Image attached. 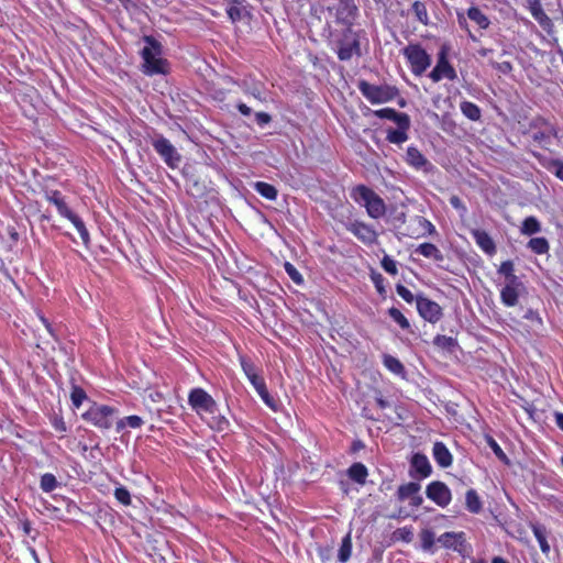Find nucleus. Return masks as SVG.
I'll list each match as a JSON object with an SVG mask.
<instances>
[{"instance_id":"obj_1","label":"nucleus","mask_w":563,"mask_h":563,"mask_svg":"<svg viewBox=\"0 0 563 563\" xmlns=\"http://www.w3.org/2000/svg\"><path fill=\"white\" fill-rule=\"evenodd\" d=\"M351 198L364 207L369 218L377 220L385 216L386 203L372 188L365 185H357L350 191Z\"/></svg>"},{"instance_id":"obj_2","label":"nucleus","mask_w":563,"mask_h":563,"mask_svg":"<svg viewBox=\"0 0 563 563\" xmlns=\"http://www.w3.org/2000/svg\"><path fill=\"white\" fill-rule=\"evenodd\" d=\"M145 45L141 51L143 59L142 71L145 75L153 76L166 73V60L162 58V46L152 36H144Z\"/></svg>"},{"instance_id":"obj_3","label":"nucleus","mask_w":563,"mask_h":563,"mask_svg":"<svg viewBox=\"0 0 563 563\" xmlns=\"http://www.w3.org/2000/svg\"><path fill=\"white\" fill-rule=\"evenodd\" d=\"M45 197L48 202H51L52 205H54L56 207L58 213L62 217L68 219L73 223V225L78 231V233L82 240V243L85 245H88V243L90 241V236H89V232H88L84 221L68 208L62 194L57 190H52V191H47L45 194Z\"/></svg>"},{"instance_id":"obj_4","label":"nucleus","mask_w":563,"mask_h":563,"mask_svg":"<svg viewBox=\"0 0 563 563\" xmlns=\"http://www.w3.org/2000/svg\"><path fill=\"white\" fill-rule=\"evenodd\" d=\"M330 44L341 60H349L354 54L360 55L358 37L350 26H345L340 36H331Z\"/></svg>"},{"instance_id":"obj_5","label":"nucleus","mask_w":563,"mask_h":563,"mask_svg":"<svg viewBox=\"0 0 563 563\" xmlns=\"http://www.w3.org/2000/svg\"><path fill=\"white\" fill-rule=\"evenodd\" d=\"M358 90L372 104L386 103L394 100L399 91L391 85H373L365 80H361L357 85Z\"/></svg>"},{"instance_id":"obj_6","label":"nucleus","mask_w":563,"mask_h":563,"mask_svg":"<svg viewBox=\"0 0 563 563\" xmlns=\"http://www.w3.org/2000/svg\"><path fill=\"white\" fill-rule=\"evenodd\" d=\"M413 75L421 76L431 65V56L419 44H409L402 49Z\"/></svg>"},{"instance_id":"obj_7","label":"nucleus","mask_w":563,"mask_h":563,"mask_svg":"<svg viewBox=\"0 0 563 563\" xmlns=\"http://www.w3.org/2000/svg\"><path fill=\"white\" fill-rule=\"evenodd\" d=\"M188 404L202 418L218 411L216 400L202 388H194L188 395Z\"/></svg>"},{"instance_id":"obj_8","label":"nucleus","mask_w":563,"mask_h":563,"mask_svg":"<svg viewBox=\"0 0 563 563\" xmlns=\"http://www.w3.org/2000/svg\"><path fill=\"white\" fill-rule=\"evenodd\" d=\"M82 418L97 428L109 429L115 419V409L104 405H93L82 415Z\"/></svg>"},{"instance_id":"obj_9","label":"nucleus","mask_w":563,"mask_h":563,"mask_svg":"<svg viewBox=\"0 0 563 563\" xmlns=\"http://www.w3.org/2000/svg\"><path fill=\"white\" fill-rule=\"evenodd\" d=\"M429 77L433 82H439L443 78H446L449 80L456 79V77H457L456 71L448 59L446 46H442L440 52L438 53L437 65L429 74Z\"/></svg>"},{"instance_id":"obj_10","label":"nucleus","mask_w":563,"mask_h":563,"mask_svg":"<svg viewBox=\"0 0 563 563\" xmlns=\"http://www.w3.org/2000/svg\"><path fill=\"white\" fill-rule=\"evenodd\" d=\"M152 145L162 159L172 168L178 167L181 161V155L176 147L164 136H158L153 140Z\"/></svg>"},{"instance_id":"obj_11","label":"nucleus","mask_w":563,"mask_h":563,"mask_svg":"<svg viewBox=\"0 0 563 563\" xmlns=\"http://www.w3.org/2000/svg\"><path fill=\"white\" fill-rule=\"evenodd\" d=\"M345 229L365 245H373L377 242L378 234L375 229L361 220H349Z\"/></svg>"},{"instance_id":"obj_12","label":"nucleus","mask_w":563,"mask_h":563,"mask_svg":"<svg viewBox=\"0 0 563 563\" xmlns=\"http://www.w3.org/2000/svg\"><path fill=\"white\" fill-rule=\"evenodd\" d=\"M416 306L419 316L430 323H437L443 317L441 306L422 294L416 296Z\"/></svg>"},{"instance_id":"obj_13","label":"nucleus","mask_w":563,"mask_h":563,"mask_svg":"<svg viewBox=\"0 0 563 563\" xmlns=\"http://www.w3.org/2000/svg\"><path fill=\"white\" fill-rule=\"evenodd\" d=\"M427 497L437 506L445 508L452 501V493L449 486L440 481H433L426 487Z\"/></svg>"},{"instance_id":"obj_14","label":"nucleus","mask_w":563,"mask_h":563,"mask_svg":"<svg viewBox=\"0 0 563 563\" xmlns=\"http://www.w3.org/2000/svg\"><path fill=\"white\" fill-rule=\"evenodd\" d=\"M525 291L526 287L520 279L506 283L500 290V300L506 307H515Z\"/></svg>"},{"instance_id":"obj_15","label":"nucleus","mask_w":563,"mask_h":563,"mask_svg":"<svg viewBox=\"0 0 563 563\" xmlns=\"http://www.w3.org/2000/svg\"><path fill=\"white\" fill-rule=\"evenodd\" d=\"M432 473V466L424 454L416 453L411 459L410 476L413 478H427Z\"/></svg>"},{"instance_id":"obj_16","label":"nucleus","mask_w":563,"mask_h":563,"mask_svg":"<svg viewBox=\"0 0 563 563\" xmlns=\"http://www.w3.org/2000/svg\"><path fill=\"white\" fill-rule=\"evenodd\" d=\"M539 130L533 133V140L548 146L551 144V140L558 137V129L550 122L541 120L538 124Z\"/></svg>"},{"instance_id":"obj_17","label":"nucleus","mask_w":563,"mask_h":563,"mask_svg":"<svg viewBox=\"0 0 563 563\" xmlns=\"http://www.w3.org/2000/svg\"><path fill=\"white\" fill-rule=\"evenodd\" d=\"M406 162L413 168L428 172L432 165L424 155L415 146H409L406 153Z\"/></svg>"},{"instance_id":"obj_18","label":"nucleus","mask_w":563,"mask_h":563,"mask_svg":"<svg viewBox=\"0 0 563 563\" xmlns=\"http://www.w3.org/2000/svg\"><path fill=\"white\" fill-rule=\"evenodd\" d=\"M397 129L387 131L386 140L391 144L400 145L408 140V130L410 128V118L397 123Z\"/></svg>"},{"instance_id":"obj_19","label":"nucleus","mask_w":563,"mask_h":563,"mask_svg":"<svg viewBox=\"0 0 563 563\" xmlns=\"http://www.w3.org/2000/svg\"><path fill=\"white\" fill-rule=\"evenodd\" d=\"M356 5L353 0H340L336 8V18L345 26H350L356 13Z\"/></svg>"},{"instance_id":"obj_20","label":"nucleus","mask_w":563,"mask_h":563,"mask_svg":"<svg viewBox=\"0 0 563 563\" xmlns=\"http://www.w3.org/2000/svg\"><path fill=\"white\" fill-rule=\"evenodd\" d=\"M432 456L440 467L446 468L452 465L453 457L446 445L437 441L432 448Z\"/></svg>"},{"instance_id":"obj_21","label":"nucleus","mask_w":563,"mask_h":563,"mask_svg":"<svg viewBox=\"0 0 563 563\" xmlns=\"http://www.w3.org/2000/svg\"><path fill=\"white\" fill-rule=\"evenodd\" d=\"M475 243L478 247L488 255H493L496 252V245L493 239L486 231L474 229L471 232Z\"/></svg>"},{"instance_id":"obj_22","label":"nucleus","mask_w":563,"mask_h":563,"mask_svg":"<svg viewBox=\"0 0 563 563\" xmlns=\"http://www.w3.org/2000/svg\"><path fill=\"white\" fill-rule=\"evenodd\" d=\"M415 252L426 258H432L435 262H442L444 260L442 252L432 243H422L417 246Z\"/></svg>"},{"instance_id":"obj_23","label":"nucleus","mask_w":563,"mask_h":563,"mask_svg":"<svg viewBox=\"0 0 563 563\" xmlns=\"http://www.w3.org/2000/svg\"><path fill=\"white\" fill-rule=\"evenodd\" d=\"M347 476L358 485H364L368 476L367 467L362 463H353L347 468Z\"/></svg>"},{"instance_id":"obj_24","label":"nucleus","mask_w":563,"mask_h":563,"mask_svg":"<svg viewBox=\"0 0 563 563\" xmlns=\"http://www.w3.org/2000/svg\"><path fill=\"white\" fill-rule=\"evenodd\" d=\"M533 536L536 537L542 553L548 554L550 552V544L547 540L548 532L544 526L534 523L531 526Z\"/></svg>"},{"instance_id":"obj_25","label":"nucleus","mask_w":563,"mask_h":563,"mask_svg":"<svg viewBox=\"0 0 563 563\" xmlns=\"http://www.w3.org/2000/svg\"><path fill=\"white\" fill-rule=\"evenodd\" d=\"M374 115L379 119H387V120L394 121L396 124L398 122L405 121L407 118H409V115L407 113L397 112L393 108H383L379 110H375Z\"/></svg>"},{"instance_id":"obj_26","label":"nucleus","mask_w":563,"mask_h":563,"mask_svg":"<svg viewBox=\"0 0 563 563\" xmlns=\"http://www.w3.org/2000/svg\"><path fill=\"white\" fill-rule=\"evenodd\" d=\"M465 506L471 514H479L482 511L483 504L475 489H468L466 492Z\"/></svg>"},{"instance_id":"obj_27","label":"nucleus","mask_w":563,"mask_h":563,"mask_svg":"<svg viewBox=\"0 0 563 563\" xmlns=\"http://www.w3.org/2000/svg\"><path fill=\"white\" fill-rule=\"evenodd\" d=\"M420 489V484L416 482L402 484L397 489V498L399 501H405L407 499H410L416 493H419Z\"/></svg>"},{"instance_id":"obj_28","label":"nucleus","mask_w":563,"mask_h":563,"mask_svg":"<svg viewBox=\"0 0 563 563\" xmlns=\"http://www.w3.org/2000/svg\"><path fill=\"white\" fill-rule=\"evenodd\" d=\"M383 363H384L385 367L393 374L400 376V377H405V374H406L405 367H404L402 363L397 357L389 355V354H385L383 357Z\"/></svg>"},{"instance_id":"obj_29","label":"nucleus","mask_w":563,"mask_h":563,"mask_svg":"<svg viewBox=\"0 0 563 563\" xmlns=\"http://www.w3.org/2000/svg\"><path fill=\"white\" fill-rule=\"evenodd\" d=\"M541 230L540 221L533 216L527 217L520 227V233L522 235H533L541 232Z\"/></svg>"},{"instance_id":"obj_30","label":"nucleus","mask_w":563,"mask_h":563,"mask_svg":"<svg viewBox=\"0 0 563 563\" xmlns=\"http://www.w3.org/2000/svg\"><path fill=\"white\" fill-rule=\"evenodd\" d=\"M461 112L472 121H478L482 115L479 107L471 101H462L460 104Z\"/></svg>"},{"instance_id":"obj_31","label":"nucleus","mask_w":563,"mask_h":563,"mask_svg":"<svg viewBox=\"0 0 563 563\" xmlns=\"http://www.w3.org/2000/svg\"><path fill=\"white\" fill-rule=\"evenodd\" d=\"M467 16L470 20L475 22L481 29L485 30L489 26V19L477 7H471L467 10Z\"/></svg>"},{"instance_id":"obj_32","label":"nucleus","mask_w":563,"mask_h":563,"mask_svg":"<svg viewBox=\"0 0 563 563\" xmlns=\"http://www.w3.org/2000/svg\"><path fill=\"white\" fill-rule=\"evenodd\" d=\"M528 249H530L533 253L538 255L547 254L550 250L549 242L545 238H532L528 242Z\"/></svg>"},{"instance_id":"obj_33","label":"nucleus","mask_w":563,"mask_h":563,"mask_svg":"<svg viewBox=\"0 0 563 563\" xmlns=\"http://www.w3.org/2000/svg\"><path fill=\"white\" fill-rule=\"evenodd\" d=\"M254 189L264 198L268 200H275L277 197V190L276 188L267 183L264 181H257L254 184Z\"/></svg>"},{"instance_id":"obj_34","label":"nucleus","mask_w":563,"mask_h":563,"mask_svg":"<svg viewBox=\"0 0 563 563\" xmlns=\"http://www.w3.org/2000/svg\"><path fill=\"white\" fill-rule=\"evenodd\" d=\"M205 419H207L210 428L216 429L218 431H224L229 427V421L224 416L221 415H206Z\"/></svg>"},{"instance_id":"obj_35","label":"nucleus","mask_w":563,"mask_h":563,"mask_svg":"<svg viewBox=\"0 0 563 563\" xmlns=\"http://www.w3.org/2000/svg\"><path fill=\"white\" fill-rule=\"evenodd\" d=\"M143 420L139 416H129L117 421V431L121 432L126 426L133 429L140 428Z\"/></svg>"},{"instance_id":"obj_36","label":"nucleus","mask_w":563,"mask_h":563,"mask_svg":"<svg viewBox=\"0 0 563 563\" xmlns=\"http://www.w3.org/2000/svg\"><path fill=\"white\" fill-rule=\"evenodd\" d=\"M515 266L511 261H505L500 264L498 268V274L504 275L506 278V283L512 282V280H519L520 278L514 274Z\"/></svg>"},{"instance_id":"obj_37","label":"nucleus","mask_w":563,"mask_h":563,"mask_svg":"<svg viewBox=\"0 0 563 563\" xmlns=\"http://www.w3.org/2000/svg\"><path fill=\"white\" fill-rule=\"evenodd\" d=\"M351 552H352L351 538H350V536H346L343 538L341 547L339 549V554H338L339 561L342 563H345L350 559Z\"/></svg>"},{"instance_id":"obj_38","label":"nucleus","mask_w":563,"mask_h":563,"mask_svg":"<svg viewBox=\"0 0 563 563\" xmlns=\"http://www.w3.org/2000/svg\"><path fill=\"white\" fill-rule=\"evenodd\" d=\"M389 317L399 324V327L404 330H407L410 328V323L408 319L402 314V312L397 308H390L388 310Z\"/></svg>"},{"instance_id":"obj_39","label":"nucleus","mask_w":563,"mask_h":563,"mask_svg":"<svg viewBox=\"0 0 563 563\" xmlns=\"http://www.w3.org/2000/svg\"><path fill=\"white\" fill-rule=\"evenodd\" d=\"M40 486L45 493H51L57 487V479L53 474L45 473L41 477Z\"/></svg>"},{"instance_id":"obj_40","label":"nucleus","mask_w":563,"mask_h":563,"mask_svg":"<svg viewBox=\"0 0 563 563\" xmlns=\"http://www.w3.org/2000/svg\"><path fill=\"white\" fill-rule=\"evenodd\" d=\"M433 343L438 347L450 350V349H452L455 345V340L453 338H451V336H446V335H443V334H438L433 339Z\"/></svg>"},{"instance_id":"obj_41","label":"nucleus","mask_w":563,"mask_h":563,"mask_svg":"<svg viewBox=\"0 0 563 563\" xmlns=\"http://www.w3.org/2000/svg\"><path fill=\"white\" fill-rule=\"evenodd\" d=\"M415 222L423 230V234L432 235L437 233L435 227L428 219L423 217H416Z\"/></svg>"},{"instance_id":"obj_42","label":"nucleus","mask_w":563,"mask_h":563,"mask_svg":"<svg viewBox=\"0 0 563 563\" xmlns=\"http://www.w3.org/2000/svg\"><path fill=\"white\" fill-rule=\"evenodd\" d=\"M114 497L117 498V500L119 503H121L124 506L131 505L132 500H131L130 492L125 487H123V486H120V487L115 488Z\"/></svg>"},{"instance_id":"obj_43","label":"nucleus","mask_w":563,"mask_h":563,"mask_svg":"<svg viewBox=\"0 0 563 563\" xmlns=\"http://www.w3.org/2000/svg\"><path fill=\"white\" fill-rule=\"evenodd\" d=\"M382 267L383 269L390 274V275H397L398 268H397V262L390 257L389 255H385L382 260Z\"/></svg>"},{"instance_id":"obj_44","label":"nucleus","mask_w":563,"mask_h":563,"mask_svg":"<svg viewBox=\"0 0 563 563\" xmlns=\"http://www.w3.org/2000/svg\"><path fill=\"white\" fill-rule=\"evenodd\" d=\"M240 362L245 376L247 378H254V376L257 374V369L254 364L243 356L240 357Z\"/></svg>"},{"instance_id":"obj_45","label":"nucleus","mask_w":563,"mask_h":563,"mask_svg":"<svg viewBox=\"0 0 563 563\" xmlns=\"http://www.w3.org/2000/svg\"><path fill=\"white\" fill-rule=\"evenodd\" d=\"M487 443H488L489 448L493 450V452L495 453V455L500 461H503L506 464L509 463V460H508L507 455L505 454V452L503 451L500 445L493 438H488L487 439Z\"/></svg>"},{"instance_id":"obj_46","label":"nucleus","mask_w":563,"mask_h":563,"mask_svg":"<svg viewBox=\"0 0 563 563\" xmlns=\"http://www.w3.org/2000/svg\"><path fill=\"white\" fill-rule=\"evenodd\" d=\"M70 399L74 407L79 408L86 399V393L79 387H74L70 394Z\"/></svg>"},{"instance_id":"obj_47","label":"nucleus","mask_w":563,"mask_h":563,"mask_svg":"<svg viewBox=\"0 0 563 563\" xmlns=\"http://www.w3.org/2000/svg\"><path fill=\"white\" fill-rule=\"evenodd\" d=\"M396 292L401 299H404L408 303L416 301V296L404 285L398 284L396 286Z\"/></svg>"},{"instance_id":"obj_48","label":"nucleus","mask_w":563,"mask_h":563,"mask_svg":"<svg viewBox=\"0 0 563 563\" xmlns=\"http://www.w3.org/2000/svg\"><path fill=\"white\" fill-rule=\"evenodd\" d=\"M490 65L497 69L500 74L507 75L512 71V65L510 62H501L497 63L494 60H490Z\"/></svg>"},{"instance_id":"obj_49","label":"nucleus","mask_w":563,"mask_h":563,"mask_svg":"<svg viewBox=\"0 0 563 563\" xmlns=\"http://www.w3.org/2000/svg\"><path fill=\"white\" fill-rule=\"evenodd\" d=\"M247 379L253 385V387L255 388L257 394H265L266 385H265L264 379L261 376H258V374H256L254 376V378H247Z\"/></svg>"},{"instance_id":"obj_50","label":"nucleus","mask_w":563,"mask_h":563,"mask_svg":"<svg viewBox=\"0 0 563 563\" xmlns=\"http://www.w3.org/2000/svg\"><path fill=\"white\" fill-rule=\"evenodd\" d=\"M421 540H422V547H423L424 550L431 549V547L434 543V534H433V532H431L429 530L423 531L422 534H421Z\"/></svg>"},{"instance_id":"obj_51","label":"nucleus","mask_w":563,"mask_h":563,"mask_svg":"<svg viewBox=\"0 0 563 563\" xmlns=\"http://www.w3.org/2000/svg\"><path fill=\"white\" fill-rule=\"evenodd\" d=\"M227 13L232 22L239 21L242 18L243 10L238 5H231L228 8Z\"/></svg>"},{"instance_id":"obj_52","label":"nucleus","mask_w":563,"mask_h":563,"mask_svg":"<svg viewBox=\"0 0 563 563\" xmlns=\"http://www.w3.org/2000/svg\"><path fill=\"white\" fill-rule=\"evenodd\" d=\"M285 269L295 283L300 284L302 282L301 275L297 272V269L290 263L285 264Z\"/></svg>"},{"instance_id":"obj_53","label":"nucleus","mask_w":563,"mask_h":563,"mask_svg":"<svg viewBox=\"0 0 563 563\" xmlns=\"http://www.w3.org/2000/svg\"><path fill=\"white\" fill-rule=\"evenodd\" d=\"M550 170L563 181V162L553 161L550 166Z\"/></svg>"},{"instance_id":"obj_54","label":"nucleus","mask_w":563,"mask_h":563,"mask_svg":"<svg viewBox=\"0 0 563 563\" xmlns=\"http://www.w3.org/2000/svg\"><path fill=\"white\" fill-rule=\"evenodd\" d=\"M531 14L540 23H542L543 20H548V16L543 12L540 4H536L531 8Z\"/></svg>"},{"instance_id":"obj_55","label":"nucleus","mask_w":563,"mask_h":563,"mask_svg":"<svg viewBox=\"0 0 563 563\" xmlns=\"http://www.w3.org/2000/svg\"><path fill=\"white\" fill-rule=\"evenodd\" d=\"M548 504L551 508L556 510L560 514H563V501L556 498L555 496L548 497Z\"/></svg>"},{"instance_id":"obj_56","label":"nucleus","mask_w":563,"mask_h":563,"mask_svg":"<svg viewBox=\"0 0 563 563\" xmlns=\"http://www.w3.org/2000/svg\"><path fill=\"white\" fill-rule=\"evenodd\" d=\"M455 537L456 536L453 532H445L439 537L438 541L444 547H451V541L455 539Z\"/></svg>"},{"instance_id":"obj_57","label":"nucleus","mask_w":563,"mask_h":563,"mask_svg":"<svg viewBox=\"0 0 563 563\" xmlns=\"http://www.w3.org/2000/svg\"><path fill=\"white\" fill-rule=\"evenodd\" d=\"M255 118H256L257 124H260L262 126L269 123L272 120L271 115L265 112H257L255 114Z\"/></svg>"},{"instance_id":"obj_58","label":"nucleus","mask_w":563,"mask_h":563,"mask_svg":"<svg viewBox=\"0 0 563 563\" xmlns=\"http://www.w3.org/2000/svg\"><path fill=\"white\" fill-rule=\"evenodd\" d=\"M423 503V497L419 494V493H416L410 499H409V505L413 508H418L422 505Z\"/></svg>"},{"instance_id":"obj_59","label":"nucleus","mask_w":563,"mask_h":563,"mask_svg":"<svg viewBox=\"0 0 563 563\" xmlns=\"http://www.w3.org/2000/svg\"><path fill=\"white\" fill-rule=\"evenodd\" d=\"M263 401L271 408L275 409L274 399L269 396L267 388H265V394H258Z\"/></svg>"},{"instance_id":"obj_60","label":"nucleus","mask_w":563,"mask_h":563,"mask_svg":"<svg viewBox=\"0 0 563 563\" xmlns=\"http://www.w3.org/2000/svg\"><path fill=\"white\" fill-rule=\"evenodd\" d=\"M450 205L454 208V209H462V210H465V207L462 202V200L457 197V196H452L450 198Z\"/></svg>"},{"instance_id":"obj_61","label":"nucleus","mask_w":563,"mask_h":563,"mask_svg":"<svg viewBox=\"0 0 563 563\" xmlns=\"http://www.w3.org/2000/svg\"><path fill=\"white\" fill-rule=\"evenodd\" d=\"M415 9H416L418 19L421 22H424V19H427V12H426L424 8H420V4L418 2H416L415 3Z\"/></svg>"},{"instance_id":"obj_62","label":"nucleus","mask_w":563,"mask_h":563,"mask_svg":"<svg viewBox=\"0 0 563 563\" xmlns=\"http://www.w3.org/2000/svg\"><path fill=\"white\" fill-rule=\"evenodd\" d=\"M236 107H238L239 111L241 112V114H243V115H250L252 113V109L243 102L238 103Z\"/></svg>"},{"instance_id":"obj_63","label":"nucleus","mask_w":563,"mask_h":563,"mask_svg":"<svg viewBox=\"0 0 563 563\" xmlns=\"http://www.w3.org/2000/svg\"><path fill=\"white\" fill-rule=\"evenodd\" d=\"M555 422H556L558 427L563 431V413L562 412L555 413Z\"/></svg>"},{"instance_id":"obj_64","label":"nucleus","mask_w":563,"mask_h":563,"mask_svg":"<svg viewBox=\"0 0 563 563\" xmlns=\"http://www.w3.org/2000/svg\"><path fill=\"white\" fill-rule=\"evenodd\" d=\"M490 563H509V562L501 556H495V558H493Z\"/></svg>"}]
</instances>
